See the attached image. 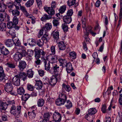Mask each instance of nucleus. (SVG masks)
I'll return each instance as SVG.
<instances>
[{"instance_id":"39","label":"nucleus","mask_w":122,"mask_h":122,"mask_svg":"<svg viewBox=\"0 0 122 122\" xmlns=\"http://www.w3.org/2000/svg\"><path fill=\"white\" fill-rule=\"evenodd\" d=\"M58 61L63 67H66L65 64H66L67 63L65 59L60 58L58 59Z\"/></svg>"},{"instance_id":"14","label":"nucleus","mask_w":122,"mask_h":122,"mask_svg":"<svg viewBox=\"0 0 122 122\" xmlns=\"http://www.w3.org/2000/svg\"><path fill=\"white\" fill-rule=\"evenodd\" d=\"M16 75H18V77H19L20 79H22L24 81H25L27 78L26 73L23 72H20Z\"/></svg>"},{"instance_id":"25","label":"nucleus","mask_w":122,"mask_h":122,"mask_svg":"<svg viewBox=\"0 0 122 122\" xmlns=\"http://www.w3.org/2000/svg\"><path fill=\"white\" fill-rule=\"evenodd\" d=\"M52 28V25L50 23H47L45 25V27H43V29L45 31V32H47V30L51 29Z\"/></svg>"},{"instance_id":"1","label":"nucleus","mask_w":122,"mask_h":122,"mask_svg":"<svg viewBox=\"0 0 122 122\" xmlns=\"http://www.w3.org/2000/svg\"><path fill=\"white\" fill-rule=\"evenodd\" d=\"M8 106L11 107L10 113L13 115L16 118H18L20 116L21 113V106H17L16 108L15 103L14 100H9L7 101Z\"/></svg>"},{"instance_id":"29","label":"nucleus","mask_w":122,"mask_h":122,"mask_svg":"<svg viewBox=\"0 0 122 122\" xmlns=\"http://www.w3.org/2000/svg\"><path fill=\"white\" fill-rule=\"evenodd\" d=\"M0 51L2 54L5 55H8L9 53V51L8 50L5 48L4 47L2 48Z\"/></svg>"},{"instance_id":"37","label":"nucleus","mask_w":122,"mask_h":122,"mask_svg":"<svg viewBox=\"0 0 122 122\" xmlns=\"http://www.w3.org/2000/svg\"><path fill=\"white\" fill-rule=\"evenodd\" d=\"M34 0H29L25 4V6L27 7L31 6L33 4Z\"/></svg>"},{"instance_id":"32","label":"nucleus","mask_w":122,"mask_h":122,"mask_svg":"<svg viewBox=\"0 0 122 122\" xmlns=\"http://www.w3.org/2000/svg\"><path fill=\"white\" fill-rule=\"evenodd\" d=\"M88 112L89 115H92L95 114L97 112V110L95 108H92L89 110Z\"/></svg>"},{"instance_id":"23","label":"nucleus","mask_w":122,"mask_h":122,"mask_svg":"<svg viewBox=\"0 0 122 122\" xmlns=\"http://www.w3.org/2000/svg\"><path fill=\"white\" fill-rule=\"evenodd\" d=\"M87 19L85 17H84V18L81 20L82 23V27L83 29L85 30H87V29L88 28H86V24Z\"/></svg>"},{"instance_id":"31","label":"nucleus","mask_w":122,"mask_h":122,"mask_svg":"<svg viewBox=\"0 0 122 122\" xmlns=\"http://www.w3.org/2000/svg\"><path fill=\"white\" fill-rule=\"evenodd\" d=\"M6 29V24L4 23H1L0 24V30L2 31H5Z\"/></svg>"},{"instance_id":"8","label":"nucleus","mask_w":122,"mask_h":122,"mask_svg":"<svg viewBox=\"0 0 122 122\" xmlns=\"http://www.w3.org/2000/svg\"><path fill=\"white\" fill-rule=\"evenodd\" d=\"M26 66V62L24 61L21 60L19 61L18 67L20 70L23 71L25 68Z\"/></svg>"},{"instance_id":"40","label":"nucleus","mask_w":122,"mask_h":122,"mask_svg":"<svg viewBox=\"0 0 122 122\" xmlns=\"http://www.w3.org/2000/svg\"><path fill=\"white\" fill-rule=\"evenodd\" d=\"M89 27V29L88 28L87 29V30H86V34L88 36V31H89L90 33L93 36H95L96 34V33H94L92 31H91L92 28L91 27L88 26V28Z\"/></svg>"},{"instance_id":"59","label":"nucleus","mask_w":122,"mask_h":122,"mask_svg":"<svg viewBox=\"0 0 122 122\" xmlns=\"http://www.w3.org/2000/svg\"><path fill=\"white\" fill-rule=\"evenodd\" d=\"M39 74L41 76H43L44 75V71L42 70H39L38 71Z\"/></svg>"},{"instance_id":"7","label":"nucleus","mask_w":122,"mask_h":122,"mask_svg":"<svg viewBox=\"0 0 122 122\" xmlns=\"http://www.w3.org/2000/svg\"><path fill=\"white\" fill-rule=\"evenodd\" d=\"M50 73L54 72L57 73L61 71V70L60 69L59 66L56 64L52 65V66L51 68Z\"/></svg>"},{"instance_id":"58","label":"nucleus","mask_w":122,"mask_h":122,"mask_svg":"<svg viewBox=\"0 0 122 122\" xmlns=\"http://www.w3.org/2000/svg\"><path fill=\"white\" fill-rule=\"evenodd\" d=\"M44 30L43 28L42 29L40 30L39 32V34L38 35V38L40 37L41 36L43 35Z\"/></svg>"},{"instance_id":"33","label":"nucleus","mask_w":122,"mask_h":122,"mask_svg":"<svg viewBox=\"0 0 122 122\" xmlns=\"http://www.w3.org/2000/svg\"><path fill=\"white\" fill-rule=\"evenodd\" d=\"M8 106V104L6 102H2L0 105V108L2 110H6Z\"/></svg>"},{"instance_id":"55","label":"nucleus","mask_w":122,"mask_h":122,"mask_svg":"<svg viewBox=\"0 0 122 122\" xmlns=\"http://www.w3.org/2000/svg\"><path fill=\"white\" fill-rule=\"evenodd\" d=\"M73 13V10L72 9H71L68 11L66 15L70 16L71 17Z\"/></svg>"},{"instance_id":"51","label":"nucleus","mask_w":122,"mask_h":122,"mask_svg":"<svg viewBox=\"0 0 122 122\" xmlns=\"http://www.w3.org/2000/svg\"><path fill=\"white\" fill-rule=\"evenodd\" d=\"M27 88L30 91H33L34 89L33 86L30 84H28L27 86Z\"/></svg>"},{"instance_id":"63","label":"nucleus","mask_w":122,"mask_h":122,"mask_svg":"<svg viewBox=\"0 0 122 122\" xmlns=\"http://www.w3.org/2000/svg\"><path fill=\"white\" fill-rule=\"evenodd\" d=\"M37 5L38 6H41L42 5V2L41 0H36Z\"/></svg>"},{"instance_id":"42","label":"nucleus","mask_w":122,"mask_h":122,"mask_svg":"<svg viewBox=\"0 0 122 122\" xmlns=\"http://www.w3.org/2000/svg\"><path fill=\"white\" fill-rule=\"evenodd\" d=\"M65 105L67 109H69L72 106V104L71 102L69 100H68L66 101Z\"/></svg>"},{"instance_id":"26","label":"nucleus","mask_w":122,"mask_h":122,"mask_svg":"<svg viewBox=\"0 0 122 122\" xmlns=\"http://www.w3.org/2000/svg\"><path fill=\"white\" fill-rule=\"evenodd\" d=\"M62 91H64L65 90L69 92L70 91L71 88L69 85H66L65 84L63 83L62 85Z\"/></svg>"},{"instance_id":"36","label":"nucleus","mask_w":122,"mask_h":122,"mask_svg":"<svg viewBox=\"0 0 122 122\" xmlns=\"http://www.w3.org/2000/svg\"><path fill=\"white\" fill-rule=\"evenodd\" d=\"M6 65L9 68H14L15 67V63L13 62H9L6 64Z\"/></svg>"},{"instance_id":"10","label":"nucleus","mask_w":122,"mask_h":122,"mask_svg":"<svg viewBox=\"0 0 122 122\" xmlns=\"http://www.w3.org/2000/svg\"><path fill=\"white\" fill-rule=\"evenodd\" d=\"M44 9L50 15H52L55 14V11L54 9L51 7H44Z\"/></svg>"},{"instance_id":"52","label":"nucleus","mask_w":122,"mask_h":122,"mask_svg":"<svg viewBox=\"0 0 122 122\" xmlns=\"http://www.w3.org/2000/svg\"><path fill=\"white\" fill-rule=\"evenodd\" d=\"M20 53L22 57L23 56H25L27 54V53L26 51L24 49L22 50V51L21 52H20Z\"/></svg>"},{"instance_id":"56","label":"nucleus","mask_w":122,"mask_h":122,"mask_svg":"<svg viewBox=\"0 0 122 122\" xmlns=\"http://www.w3.org/2000/svg\"><path fill=\"white\" fill-rule=\"evenodd\" d=\"M6 6H7L8 8L10 9H12L14 7V4L13 5L12 3H10L7 4Z\"/></svg>"},{"instance_id":"54","label":"nucleus","mask_w":122,"mask_h":122,"mask_svg":"<svg viewBox=\"0 0 122 122\" xmlns=\"http://www.w3.org/2000/svg\"><path fill=\"white\" fill-rule=\"evenodd\" d=\"M50 64L49 62L48 63V64H47L45 66V70L49 71L50 72V71H51V69L50 70Z\"/></svg>"},{"instance_id":"15","label":"nucleus","mask_w":122,"mask_h":122,"mask_svg":"<svg viewBox=\"0 0 122 122\" xmlns=\"http://www.w3.org/2000/svg\"><path fill=\"white\" fill-rule=\"evenodd\" d=\"M64 22L66 24H69L71 21L72 19L71 17L68 15H65L63 17Z\"/></svg>"},{"instance_id":"64","label":"nucleus","mask_w":122,"mask_h":122,"mask_svg":"<svg viewBox=\"0 0 122 122\" xmlns=\"http://www.w3.org/2000/svg\"><path fill=\"white\" fill-rule=\"evenodd\" d=\"M29 42V44L30 46H33L34 44V41L30 39L28 40L27 42Z\"/></svg>"},{"instance_id":"16","label":"nucleus","mask_w":122,"mask_h":122,"mask_svg":"<svg viewBox=\"0 0 122 122\" xmlns=\"http://www.w3.org/2000/svg\"><path fill=\"white\" fill-rule=\"evenodd\" d=\"M9 11L10 12H12V15L14 17H16L20 15V11L17 9H10L9 10Z\"/></svg>"},{"instance_id":"35","label":"nucleus","mask_w":122,"mask_h":122,"mask_svg":"<svg viewBox=\"0 0 122 122\" xmlns=\"http://www.w3.org/2000/svg\"><path fill=\"white\" fill-rule=\"evenodd\" d=\"M44 101L42 98H40L38 100L37 105L39 107H42L44 105Z\"/></svg>"},{"instance_id":"30","label":"nucleus","mask_w":122,"mask_h":122,"mask_svg":"<svg viewBox=\"0 0 122 122\" xmlns=\"http://www.w3.org/2000/svg\"><path fill=\"white\" fill-rule=\"evenodd\" d=\"M34 73L31 69L28 70L27 72L28 77L29 78H32L33 76Z\"/></svg>"},{"instance_id":"9","label":"nucleus","mask_w":122,"mask_h":122,"mask_svg":"<svg viewBox=\"0 0 122 122\" xmlns=\"http://www.w3.org/2000/svg\"><path fill=\"white\" fill-rule=\"evenodd\" d=\"M12 81L14 84L16 86H19L20 84V79L18 77V75H15L12 79Z\"/></svg>"},{"instance_id":"21","label":"nucleus","mask_w":122,"mask_h":122,"mask_svg":"<svg viewBox=\"0 0 122 122\" xmlns=\"http://www.w3.org/2000/svg\"><path fill=\"white\" fill-rule=\"evenodd\" d=\"M6 8V5L2 1L0 2V12H4Z\"/></svg>"},{"instance_id":"49","label":"nucleus","mask_w":122,"mask_h":122,"mask_svg":"<svg viewBox=\"0 0 122 122\" xmlns=\"http://www.w3.org/2000/svg\"><path fill=\"white\" fill-rule=\"evenodd\" d=\"M53 23L54 26H57L59 24V22L58 20V19H54L53 21Z\"/></svg>"},{"instance_id":"5","label":"nucleus","mask_w":122,"mask_h":122,"mask_svg":"<svg viewBox=\"0 0 122 122\" xmlns=\"http://www.w3.org/2000/svg\"><path fill=\"white\" fill-rule=\"evenodd\" d=\"M35 52V56L36 59L39 58L42 56V58L45 55V53L41 49H38L36 48H35L34 50Z\"/></svg>"},{"instance_id":"3","label":"nucleus","mask_w":122,"mask_h":122,"mask_svg":"<svg viewBox=\"0 0 122 122\" xmlns=\"http://www.w3.org/2000/svg\"><path fill=\"white\" fill-rule=\"evenodd\" d=\"M67 97L64 94H61V98L57 99L56 101V103L58 106H61L64 105L66 101Z\"/></svg>"},{"instance_id":"17","label":"nucleus","mask_w":122,"mask_h":122,"mask_svg":"<svg viewBox=\"0 0 122 122\" xmlns=\"http://www.w3.org/2000/svg\"><path fill=\"white\" fill-rule=\"evenodd\" d=\"M35 85L36 86V89L38 90L41 89L43 86L42 82L41 81L38 80L36 81Z\"/></svg>"},{"instance_id":"50","label":"nucleus","mask_w":122,"mask_h":122,"mask_svg":"<svg viewBox=\"0 0 122 122\" xmlns=\"http://www.w3.org/2000/svg\"><path fill=\"white\" fill-rule=\"evenodd\" d=\"M18 22V19L17 17H14L13 18V23L14 24L17 25Z\"/></svg>"},{"instance_id":"19","label":"nucleus","mask_w":122,"mask_h":122,"mask_svg":"<svg viewBox=\"0 0 122 122\" xmlns=\"http://www.w3.org/2000/svg\"><path fill=\"white\" fill-rule=\"evenodd\" d=\"M58 59V56H54L50 57L49 62L50 63L52 64V63H54L57 62Z\"/></svg>"},{"instance_id":"18","label":"nucleus","mask_w":122,"mask_h":122,"mask_svg":"<svg viewBox=\"0 0 122 122\" xmlns=\"http://www.w3.org/2000/svg\"><path fill=\"white\" fill-rule=\"evenodd\" d=\"M5 77L3 68L0 66V81H2L4 79L5 80Z\"/></svg>"},{"instance_id":"11","label":"nucleus","mask_w":122,"mask_h":122,"mask_svg":"<svg viewBox=\"0 0 122 122\" xmlns=\"http://www.w3.org/2000/svg\"><path fill=\"white\" fill-rule=\"evenodd\" d=\"M53 117L55 122H59L61 120V115L58 112H55L53 115Z\"/></svg>"},{"instance_id":"6","label":"nucleus","mask_w":122,"mask_h":122,"mask_svg":"<svg viewBox=\"0 0 122 122\" xmlns=\"http://www.w3.org/2000/svg\"><path fill=\"white\" fill-rule=\"evenodd\" d=\"M5 89L8 93L10 92V94L12 95L13 94L11 92L13 89V86L10 82L6 83L5 86Z\"/></svg>"},{"instance_id":"22","label":"nucleus","mask_w":122,"mask_h":122,"mask_svg":"<svg viewBox=\"0 0 122 122\" xmlns=\"http://www.w3.org/2000/svg\"><path fill=\"white\" fill-rule=\"evenodd\" d=\"M58 44L59 49L62 50H65L66 48V46L64 44L63 41H60L58 43Z\"/></svg>"},{"instance_id":"34","label":"nucleus","mask_w":122,"mask_h":122,"mask_svg":"<svg viewBox=\"0 0 122 122\" xmlns=\"http://www.w3.org/2000/svg\"><path fill=\"white\" fill-rule=\"evenodd\" d=\"M51 114V113L49 112L45 113L43 116L44 119L47 121H49L50 118Z\"/></svg>"},{"instance_id":"45","label":"nucleus","mask_w":122,"mask_h":122,"mask_svg":"<svg viewBox=\"0 0 122 122\" xmlns=\"http://www.w3.org/2000/svg\"><path fill=\"white\" fill-rule=\"evenodd\" d=\"M76 0H69L67 1V4L69 6H71L75 3Z\"/></svg>"},{"instance_id":"4","label":"nucleus","mask_w":122,"mask_h":122,"mask_svg":"<svg viewBox=\"0 0 122 122\" xmlns=\"http://www.w3.org/2000/svg\"><path fill=\"white\" fill-rule=\"evenodd\" d=\"M61 79L60 75L59 74H56L55 76H53L49 81V84L51 86L54 85L56 83L57 80Z\"/></svg>"},{"instance_id":"20","label":"nucleus","mask_w":122,"mask_h":122,"mask_svg":"<svg viewBox=\"0 0 122 122\" xmlns=\"http://www.w3.org/2000/svg\"><path fill=\"white\" fill-rule=\"evenodd\" d=\"M6 45L8 47H11L14 44L13 39H8L5 43Z\"/></svg>"},{"instance_id":"28","label":"nucleus","mask_w":122,"mask_h":122,"mask_svg":"<svg viewBox=\"0 0 122 122\" xmlns=\"http://www.w3.org/2000/svg\"><path fill=\"white\" fill-rule=\"evenodd\" d=\"M52 34L53 38L55 39L58 40L59 38V32L55 30L52 32Z\"/></svg>"},{"instance_id":"12","label":"nucleus","mask_w":122,"mask_h":122,"mask_svg":"<svg viewBox=\"0 0 122 122\" xmlns=\"http://www.w3.org/2000/svg\"><path fill=\"white\" fill-rule=\"evenodd\" d=\"M7 27L8 28L10 29L9 31V33L11 35H12L14 34L15 32H13L12 33V30H13L12 29L13 28L14 26V24L12 21L9 22L7 23Z\"/></svg>"},{"instance_id":"60","label":"nucleus","mask_w":122,"mask_h":122,"mask_svg":"<svg viewBox=\"0 0 122 122\" xmlns=\"http://www.w3.org/2000/svg\"><path fill=\"white\" fill-rule=\"evenodd\" d=\"M92 56L93 58L94 59L93 62H94L95 61V59L96 58H97L98 55L97 52H95L92 54Z\"/></svg>"},{"instance_id":"44","label":"nucleus","mask_w":122,"mask_h":122,"mask_svg":"<svg viewBox=\"0 0 122 122\" xmlns=\"http://www.w3.org/2000/svg\"><path fill=\"white\" fill-rule=\"evenodd\" d=\"M62 27L64 32H66L68 30V27L66 24L64 23L62 24Z\"/></svg>"},{"instance_id":"13","label":"nucleus","mask_w":122,"mask_h":122,"mask_svg":"<svg viewBox=\"0 0 122 122\" xmlns=\"http://www.w3.org/2000/svg\"><path fill=\"white\" fill-rule=\"evenodd\" d=\"M22 56L20 52H17L14 55L13 59L16 61H18L22 58Z\"/></svg>"},{"instance_id":"24","label":"nucleus","mask_w":122,"mask_h":122,"mask_svg":"<svg viewBox=\"0 0 122 122\" xmlns=\"http://www.w3.org/2000/svg\"><path fill=\"white\" fill-rule=\"evenodd\" d=\"M17 92L19 94L22 95L24 93L25 90L23 87H20L17 88Z\"/></svg>"},{"instance_id":"43","label":"nucleus","mask_w":122,"mask_h":122,"mask_svg":"<svg viewBox=\"0 0 122 122\" xmlns=\"http://www.w3.org/2000/svg\"><path fill=\"white\" fill-rule=\"evenodd\" d=\"M51 18V16H50L49 15L48 16L46 14H45L43 17L41 18V20L42 21H44L46 20H47L50 19Z\"/></svg>"},{"instance_id":"48","label":"nucleus","mask_w":122,"mask_h":122,"mask_svg":"<svg viewBox=\"0 0 122 122\" xmlns=\"http://www.w3.org/2000/svg\"><path fill=\"white\" fill-rule=\"evenodd\" d=\"M37 59L35 61V66L36 67H39L40 66H39L40 65L41 62L40 60Z\"/></svg>"},{"instance_id":"41","label":"nucleus","mask_w":122,"mask_h":122,"mask_svg":"<svg viewBox=\"0 0 122 122\" xmlns=\"http://www.w3.org/2000/svg\"><path fill=\"white\" fill-rule=\"evenodd\" d=\"M14 44H15L16 46H19L20 45V43L18 39L16 38L13 39Z\"/></svg>"},{"instance_id":"27","label":"nucleus","mask_w":122,"mask_h":122,"mask_svg":"<svg viewBox=\"0 0 122 122\" xmlns=\"http://www.w3.org/2000/svg\"><path fill=\"white\" fill-rule=\"evenodd\" d=\"M28 114L30 118L31 119L34 118L36 116V114L34 110H33L32 112H28Z\"/></svg>"},{"instance_id":"38","label":"nucleus","mask_w":122,"mask_h":122,"mask_svg":"<svg viewBox=\"0 0 122 122\" xmlns=\"http://www.w3.org/2000/svg\"><path fill=\"white\" fill-rule=\"evenodd\" d=\"M30 95L27 94H25L22 95L21 97L22 99L24 101H26L30 97Z\"/></svg>"},{"instance_id":"62","label":"nucleus","mask_w":122,"mask_h":122,"mask_svg":"<svg viewBox=\"0 0 122 122\" xmlns=\"http://www.w3.org/2000/svg\"><path fill=\"white\" fill-rule=\"evenodd\" d=\"M4 15L2 13H0V21H3L4 20Z\"/></svg>"},{"instance_id":"2","label":"nucleus","mask_w":122,"mask_h":122,"mask_svg":"<svg viewBox=\"0 0 122 122\" xmlns=\"http://www.w3.org/2000/svg\"><path fill=\"white\" fill-rule=\"evenodd\" d=\"M50 37L47 34H45L44 35L41 39H37L36 41L37 45L39 47L42 46L44 44V42L46 41V42H48L50 40Z\"/></svg>"},{"instance_id":"53","label":"nucleus","mask_w":122,"mask_h":122,"mask_svg":"<svg viewBox=\"0 0 122 122\" xmlns=\"http://www.w3.org/2000/svg\"><path fill=\"white\" fill-rule=\"evenodd\" d=\"M70 56L72 59H75L76 58V54L73 51L70 52Z\"/></svg>"},{"instance_id":"61","label":"nucleus","mask_w":122,"mask_h":122,"mask_svg":"<svg viewBox=\"0 0 122 122\" xmlns=\"http://www.w3.org/2000/svg\"><path fill=\"white\" fill-rule=\"evenodd\" d=\"M20 9L21 10L23 13L27 10L26 8L24 6H21V5H20Z\"/></svg>"},{"instance_id":"47","label":"nucleus","mask_w":122,"mask_h":122,"mask_svg":"<svg viewBox=\"0 0 122 122\" xmlns=\"http://www.w3.org/2000/svg\"><path fill=\"white\" fill-rule=\"evenodd\" d=\"M66 67V69H73L71 63L69 62L65 64Z\"/></svg>"},{"instance_id":"57","label":"nucleus","mask_w":122,"mask_h":122,"mask_svg":"<svg viewBox=\"0 0 122 122\" xmlns=\"http://www.w3.org/2000/svg\"><path fill=\"white\" fill-rule=\"evenodd\" d=\"M106 106L105 105H103L102 106V107L101 108V110L103 113H105L106 112Z\"/></svg>"},{"instance_id":"46","label":"nucleus","mask_w":122,"mask_h":122,"mask_svg":"<svg viewBox=\"0 0 122 122\" xmlns=\"http://www.w3.org/2000/svg\"><path fill=\"white\" fill-rule=\"evenodd\" d=\"M66 9V7L65 5H63L60 8L59 10V12L62 14L64 13Z\"/></svg>"}]
</instances>
